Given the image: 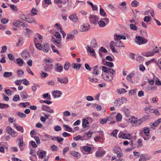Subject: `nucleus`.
I'll return each mask as SVG.
<instances>
[{"mask_svg":"<svg viewBox=\"0 0 161 161\" xmlns=\"http://www.w3.org/2000/svg\"><path fill=\"white\" fill-rule=\"evenodd\" d=\"M12 75V73L11 72H5L4 73L3 76L4 77H9L11 76Z\"/></svg>","mask_w":161,"mask_h":161,"instance_id":"a19ab883","label":"nucleus"},{"mask_svg":"<svg viewBox=\"0 0 161 161\" xmlns=\"http://www.w3.org/2000/svg\"><path fill=\"white\" fill-rule=\"evenodd\" d=\"M89 80L92 82H97L98 81V79L94 77H88Z\"/></svg>","mask_w":161,"mask_h":161,"instance_id":"ea45409f","label":"nucleus"},{"mask_svg":"<svg viewBox=\"0 0 161 161\" xmlns=\"http://www.w3.org/2000/svg\"><path fill=\"white\" fill-rule=\"evenodd\" d=\"M127 100L124 97L119 98L115 100L114 104L115 106L118 107L124 103H126Z\"/></svg>","mask_w":161,"mask_h":161,"instance_id":"7ed1b4c3","label":"nucleus"},{"mask_svg":"<svg viewBox=\"0 0 161 161\" xmlns=\"http://www.w3.org/2000/svg\"><path fill=\"white\" fill-rule=\"evenodd\" d=\"M103 64L106 65L110 67H112L114 66V64L111 62H108L105 61V59H103Z\"/></svg>","mask_w":161,"mask_h":161,"instance_id":"aec40b11","label":"nucleus"},{"mask_svg":"<svg viewBox=\"0 0 161 161\" xmlns=\"http://www.w3.org/2000/svg\"><path fill=\"white\" fill-rule=\"evenodd\" d=\"M25 21H26L27 22L29 23H31L33 22H34L35 23H36L34 20V18L32 17H28Z\"/></svg>","mask_w":161,"mask_h":161,"instance_id":"393cba45","label":"nucleus"},{"mask_svg":"<svg viewBox=\"0 0 161 161\" xmlns=\"http://www.w3.org/2000/svg\"><path fill=\"white\" fill-rule=\"evenodd\" d=\"M101 76L104 80L108 82H111L113 79V76L108 73L105 75L102 74Z\"/></svg>","mask_w":161,"mask_h":161,"instance_id":"39448f33","label":"nucleus"},{"mask_svg":"<svg viewBox=\"0 0 161 161\" xmlns=\"http://www.w3.org/2000/svg\"><path fill=\"white\" fill-rule=\"evenodd\" d=\"M113 45H114L113 44L111 43V42L110 43V45L109 47H110V48L112 52L113 53H114L116 52V51L114 49V47L113 46Z\"/></svg>","mask_w":161,"mask_h":161,"instance_id":"bf43d9fd","label":"nucleus"},{"mask_svg":"<svg viewBox=\"0 0 161 161\" xmlns=\"http://www.w3.org/2000/svg\"><path fill=\"white\" fill-rule=\"evenodd\" d=\"M154 80H156L155 83V84L156 85L158 86H160L161 85V81L157 77H155L154 75Z\"/></svg>","mask_w":161,"mask_h":161,"instance_id":"7c9ffc66","label":"nucleus"},{"mask_svg":"<svg viewBox=\"0 0 161 161\" xmlns=\"http://www.w3.org/2000/svg\"><path fill=\"white\" fill-rule=\"evenodd\" d=\"M19 17L20 19L24 20H26L27 19V18L26 15L23 14H19Z\"/></svg>","mask_w":161,"mask_h":161,"instance_id":"79ce46f5","label":"nucleus"},{"mask_svg":"<svg viewBox=\"0 0 161 161\" xmlns=\"http://www.w3.org/2000/svg\"><path fill=\"white\" fill-rule=\"evenodd\" d=\"M70 65V64L68 62H66L64 65V68L66 70H67L69 68V67Z\"/></svg>","mask_w":161,"mask_h":161,"instance_id":"e2e57ef3","label":"nucleus"},{"mask_svg":"<svg viewBox=\"0 0 161 161\" xmlns=\"http://www.w3.org/2000/svg\"><path fill=\"white\" fill-rule=\"evenodd\" d=\"M47 152L45 151H43L39 153V155L42 158H44Z\"/></svg>","mask_w":161,"mask_h":161,"instance_id":"de8ad7c7","label":"nucleus"},{"mask_svg":"<svg viewBox=\"0 0 161 161\" xmlns=\"http://www.w3.org/2000/svg\"><path fill=\"white\" fill-rule=\"evenodd\" d=\"M130 28L131 30L134 31H136L137 29V27L133 24L130 25Z\"/></svg>","mask_w":161,"mask_h":161,"instance_id":"864d4df0","label":"nucleus"},{"mask_svg":"<svg viewBox=\"0 0 161 161\" xmlns=\"http://www.w3.org/2000/svg\"><path fill=\"white\" fill-rule=\"evenodd\" d=\"M41 108L43 110L47 111L49 113H54V110L51 109L49 106L47 105H42Z\"/></svg>","mask_w":161,"mask_h":161,"instance_id":"9b49d317","label":"nucleus"},{"mask_svg":"<svg viewBox=\"0 0 161 161\" xmlns=\"http://www.w3.org/2000/svg\"><path fill=\"white\" fill-rule=\"evenodd\" d=\"M20 96L22 98L26 99L28 97V95L25 92L23 91L21 92Z\"/></svg>","mask_w":161,"mask_h":161,"instance_id":"473e14b6","label":"nucleus"},{"mask_svg":"<svg viewBox=\"0 0 161 161\" xmlns=\"http://www.w3.org/2000/svg\"><path fill=\"white\" fill-rule=\"evenodd\" d=\"M35 43V47L37 49L40 50H42V46L41 44L37 42Z\"/></svg>","mask_w":161,"mask_h":161,"instance_id":"3c124183","label":"nucleus"},{"mask_svg":"<svg viewBox=\"0 0 161 161\" xmlns=\"http://www.w3.org/2000/svg\"><path fill=\"white\" fill-rule=\"evenodd\" d=\"M11 136L13 137H16L17 136V133L16 131L14 130H13L11 131L10 134H9Z\"/></svg>","mask_w":161,"mask_h":161,"instance_id":"338daca9","label":"nucleus"},{"mask_svg":"<svg viewBox=\"0 0 161 161\" xmlns=\"http://www.w3.org/2000/svg\"><path fill=\"white\" fill-rule=\"evenodd\" d=\"M54 3L57 5L59 8H62V1L61 0H54Z\"/></svg>","mask_w":161,"mask_h":161,"instance_id":"5701e85b","label":"nucleus"},{"mask_svg":"<svg viewBox=\"0 0 161 161\" xmlns=\"http://www.w3.org/2000/svg\"><path fill=\"white\" fill-rule=\"evenodd\" d=\"M81 64H78L76 63H73L72 64V67L73 68L75 69H79L81 67Z\"/></svg>","mask_w":161,"mask_h":161,"instance_id":"bb28decb","label":"nucleus"},{"mask_svg":"<svg viewBox=\"0 0 161 161\" xmlns=\"http://www.w3.org/2000/svg\"><path fill=\"white\" fill-rule=\"evenodd\" d=\"M107 120H109V118L108 117L106 118V119L104 118L102 119L100 121V123L101 124H103L106 123Z\"/></svg>","mask_w":161,"mask_h":161,"instance_id":"680f3d73","label":"nucleus"},{"mask_svg":"<svg viewBox=\"0 0 161 161\" xmlns=\"http://www.w3.org/2000/svg\"><path fill=\"white\" fill-rule=\"evenodd\" d=\"M119 138H122L124 139H130V136L129 134H125L122 132H120L118 134Z\"/></svg>","mask_w":161,"mask_h":161,"instance_id":"9d476101","label":"nucleus"},{"mask_svg":"<svg viewBox=\"0 0 161 161\" xmlns=\"http://www.w3.org/2000/svg\"><path fill=\"white\" fill-rule=\"evenodd\" d=\"M57 80L61 84H67L68 83L69 80L67 77H64L63 78H57Z\"/></svg>","mask_w":161,"mask_h":161,"instance_id":"f8f14e48","label":"nucleus"},{"mask_svg":"<svg viewBox=\"0 0 161 161\" xmlns=\"http://www.w3.org/2000/svg\"><path fill=\"white\" fill-rule=\"evenodd\" d=\"M90 28V25L88 24H84L80 27V31L85 32L87 31Z\"/></svg>","mask_w":161,"mask_h":161,"instance_id":"6e6552de","label":"nucleus"},{"mask_svg":"<svg viewBox=\"0 0 161 161\" xmlns=\"http://www.w3.org/2000/svg\"><path fill=\"white\" fill-rule=\"evenodd\" d=\"M13 130L10 126H8L7 127L6 129V132L9 135L10 134L11 131Z\"/></svg>","mask_w":161,"mask_h":161,"instance_id":"6e6d98bb","label":"nucleus"},{"mask_svg":"<svg viewBox=\"0 0 161 161\" xmlns=\"http://www.w3.org/2000/svg\"><path fill=\"white\" fill-rule=\"evenodd\" d=\"M114 152L116 154L121 152L120 148L118 146H115L114 147Z\"/></svg>","mask_w":161,"mask_h":161,"instance_id":"f704fd0d","label":"nucleus"},{"mask_svg":"<svg viewBox=\"0 0 161 161\" xmlns=\"http://www.w3.org/2000/svg\"><path fill=\"white\" fill-rule=\"evenodd\" d=\"M87 51L89 52L90 54H92V55L93 56L95 54V52L94 50L92 47L88 45L86 47Z\"/></svg>","mask_w":161,"mask_h":161,"instance_id":"a211bd4d","label":"nucleus"},{"mask_svg":"<svg viewBox=\"0 0 161 161\" xmlns=\"http://www.w3.org/2000/svg\"><path fill=\"white\" fill-rule=\"evenodd\" d=\"M160 123H161V118L158 119L154 122L153 124V125L154 127L157 126Z\"/></svg>","mask_w":161,"mask_h":161,"instance_id":"49530a36","label":"nucleus"},{"mask_svg":"<svg viewBox=\"0 0 161 161\" xmlns=\"http://www.w3.org/2000/svg\"><path fill=\"white\" fill-rule=\"evenodd\" d=\"M61 40V39L59 38L54 39L53 40L54 42L55 45H59L60 43Z\"/></svg>","mask_w":161,"mask_h":161,"instance_id":"13d9d810","label":"nucleus"},{"mask_svg":"<svg viewBox=\"0 0 161 161\" xmlns=\"http://www.w3.org/2000/svg\"><path fill=\"white\" fill-rule=\"evenodd\" d=\"M143 132L147 136H148L150 134L149 128L147 127H144L143 129Z\"/></svg>","mask_w":161,"mask_h":161,"instance_id":"2f4dec72","label":"nucleus"},{"mask_svg":"<svg viewBox=\"0 0 161 161\" xmlns=\"http://www.w3.org/2000/svg\"><path fill=\"white\" fill-rule=\"evenodd\" d=\"M5 143L3 142L0 143V152L1 153H4V148H6L4 146V144Z\"/></svg>","mask_w":161,"mask_h":161,"instance_id":"72a5a7b5","label":"nucleus"},{"mask_svg":"<svg viewBox=\"0 0 161 161\" xmlns=\"http://www.w3.org/2000/svg\"><path fill=\"white\" fill-rule=\"evenodd\" d=\"M149 116L148 115H145L143 117H142V118H141L140 119L142 121V122H143L147 120L149 118Z\"/></svg>","mask_w":161,"mask_h":161,"instance_id":"5fc2aeb1","label":"nucleus"},{"mask_svg":"<svg viewBox=\"0 0 161 161\" xmlns=\"http://www.w3.org/2000/svg\"><path fill=\"white\" fill-rule=\"evenodd\" d=\"M30 103L29 102H27L25 103H21L19 104L20 106L24 108H26L27 106L30 105Z\"/></svg>","mask_w":161,"mask_h":161,"instance_id":"4c0bfd02","label":"nucleus"},{"mask_svg":"<svg viewBox=\"0 0 161 161\" xmlns=\"http://www.w3.org/2000/svg\"><path fill=\"white\" fill-rule=\"evenodd\" d=\"M69 19L75 22H77L78 21V17L75 14H71L69 16Z\"/></svg>","mask_w":161,"mask_h":161,"instance_id":"ddd939ff","label":"nucleus"},{"mask_svg":"<svg viewBox=\"0 0 161 161\" xmlns=\"http://www.w3.org/2000/svg\"><path fill=\"white\" fill-rule=\"evenodd\" d=\"M14 127L18 131H20L22 133H23V132L24 130H23V128L22 126H17L15 124H14Z\"/></svg>","mask_w":161,"mask_h":161,"instance_id":"a878e982","label":"nucleus"},{"mask_svg":"<svg viewBox=\"0 0 161 161\" xmlns=\"http://www.w3.org/2000/svg\"><path fill=\"white\" fill-rule=\"evenodd\" d=\"M114 36H115L117 37L115 39H118L119 40H120L121 39H123V40H125L126 39V37L124 36H121L117 34H115L114 35Z\"/></svg>","mask_w":161,"mask_h":161,"instance_id":"c756f323","label":"nucleus"},{"mask_svg":"<svg viewBox=\"0 0 161 161\" xmlns=\"http://www.w3.org/2000/svg\"><path fill=\"white\" fill-rule=\"evenodd\" d=\"M151 158V156L148 155L146 154H142L140 155L139 161H146L150 160Z\"/></svg>","mask_w":161,"mask_h":161,"instance_id":"1a4fd4ad","label":"nucleus"},{"mask_svg":"<svg viewBox=\"0 0 161 161\" xmlns=\"http://www.w3.org/2000/svg\"><path fill=\"white\" fill-rule=\"evenodd\" d=\"M153 110V109H151L149 107H146L145 109V112L147 114L152 113Z\"/></svg>","mask_w":161,"mask_h":161,"instance_id":"603ef678","label":"nucleus"},{"mask_svg":"<svg viewBox=\"0 0 161 161\" xmlns=\"http://www.w3.org/2000/svg\"><path fill=\"white\" fill-rule=\"evenodd\" d=\"M109 68H108L105 66H103L102 68V70L105 73H108V69Z\"/></svg>","mask_w":161,"mask_h":161,"instance_id":"052dcab7","label":"nucleus"},{"mask_svg":"<svg viewBox=\"0 0 161 161\" xmlns=\"http://www.w3.org/2000/svg\"><path fill=\"white\" fill-rule=\"evenodd\" d=\"M89 19L91 23L95 24L98 22L99 20L98 17L94 15H90Z\"/></svg>","mask_w":161,"mask_h":161,"instance_id":"423d86ee","label":"nucleus"},{"mask_svg":"<svg viewBox=\"0 0 161 161\" xmlns=\"http://www.w3.org/2000/svg\"><path fill=\"white\" fill-rule=\"evenodd\" d=\"M91 45L92 47L95 48L97 47V43L95 39H92L91 40Z\"/></svg>","mask_w":161,"mask_h":161,"instance_id":"4be33fe9","label":"nucleus"},{"mask_svg":"<svg viewBox=\"0 0 161 161\" xmlns=\"http://www.w3.org/2000/svg\"><path fill=\"white\" fill-rule=\"evenodd\" d=\"M42 41V36L39 34H36L34 38V42L35 43L41 42Z\"/></svg>","mask_w":161,"mask_h":161,"instance_id":"2eb2a0df","label":"nucleus"},{"mask_svg":"<svg viewBox=\"0 0 161 161\" xmlns=\"http://www.w3.org/2000/svg\"><path fill=\"white\" fill-rule=\"evenodd\" d=\"M55 68V70L57 72H61L63 70V66L59 64H56Z\"/></svg>","mask_w":161,"mask_h":161,"instance_id":"dca6fc26","label":"nucleus"},{"mask_svg":"<svg viewBox=\"0 0 161 161\" xmlns=\"http://www.w3.org/2000/svg\"><path fill=\"white\" fill-rule=\"evenodd\" d=\"M139 4V3L136 0L132 1L131 3V6L134 7H137Z\"/></svg>","mask_w":161,"mask_h":161,"instance_id":"e433bc0d","label":"nucleus"},{"mask_svg":"<svg viewBox=\"0 0 161 161\" xmlns=\"http://www.w3.org/2000/svg\"><path fill=\"white\" fill-rule=\"evenodd\" d=\"M137 119L136 118L135 116H132L131 118L128 119V122H130L132 123H135L136 122Z\"/></svg>","mask_w":161,"mask_h":161,"instance_id":"b1692460","label":"nucleus"},{"mask_svg":"<svg viewBox=\"0 0 161 161\" xmlns=\"http://www.w3.org/2000/svg\"><path fill=\"white\" fill-rule=\"evenodd\" d=\"M100 14L102 16H106L107 15L106 13L102 8H100Z\"/></svg>","mask_w":161,"mask_h":161,"instance_id":"37998d69","label":"nucleus"},{"mask_svg":"<svg viewBox=\"0 0 161 161\" xmlns=\"http://www.w3.org/2000/svg\"><path fill=\"white\" fill-rule=\"evenodd\" d=\"M70 154L74 157L79 158L80 157V155L79 153L75 151H71L70 152Z\"/></svg>","mask_w":161,"mask_h":161,"instance_id":"6ab92c4d","label":"nucleus"},{"mask_svg":"<svg viewBox=\"0 0 161 161\" xmlns=\"http://www.w3.org/2000/svg\"><path fill=\"white\" fill-rule=\"evenodd\" d=\"M114 37L115 41H112L111 43L113 44L115 46L117 47H124L123 44L122 42L120 40L118 39H117V40L115 39L116 38H117L115 36H114Z\"/></svg>","mask_w":161,"mask_h":161,"instance_id":"20e7f679","label":"nucleus"},{"mask_svg":"<svg viewBox=\"0 0 161 161\" xmlns=\"http://www.w3.org/2000/svg\"><path fill=\"white\" fill-rule=\"evenodd\" d=\"M40 75L41 77L42 78H46L48 75V74H47L44 72H42L41 73H40Z\"/></svg>","mask_w":161,"mask_h":161,"instance_id":"774afa93","label":"nucleus"},{"mask_svg":"<svg viewBox=\"0 0 161 161\" xmlns=\"http://www.w3.org/2000/svg\"><path fill=\"white\" fill-rule=\"evenodd\" d=\"M159 51V50L158 48L156 47L155 48L153 49L152 51H149L144 53L143 55L147 57L152 56L155 53H158Z\"/></svg>","mask_w":161,"mask_h":161,"instance_id":"f257e3e1","label":"nucleus"},{"mask_svg":"<svg viewBox=\"0 0 161 161\" xmlns=\"http://www.w3.org/2000/svg\"><path fill=\"white\" fill-rule=\"evenodd\" d=\"M99 25L101 27H104L107 25L103 20H100L98 22Z\"/></svg>","mask_w":161,"mask_h":161,"instance_id":"58836bf2","label":"nucleus"},{"mask_svg":"<svg viewBox=\"0 0 161 161\" xmlns=\"http://www.w3.org/2000/svg\"><path fill=\"white\" fill-rule=\"evenodd\" d=\"M16 61L19 66H21L24 64V61L23 59L21 58L17 59Z\"/></svg>","mask_w":161,"mask_h":161,"instance_id":"c9c22d12","label":"nucleus"},{"mask_svg":"<svg viewBox=\"0 0 161 161\" xmlns=\"http://www.w3.org/2000/svg\"><path fill=\"white\" fill-rule=\"evenodd\" d=\"M63 126L65 130L66 131L69 132H71L72 131V128L69 126L68 125H64Z\"/></svg>","mask_w":161,"mask_h":161,"instance_id":"a18cd8bd","label":"nucleus"},{"mask_svg":"<svg viewBox=\"0 0 161 161\" xmlns=\"http://www.w3.org/2000/svg\"><path fill=\"white\" fill-rule=\"evenodd\" d=\"M89 122L87 120L84 119L82 121V127L85 128L88 126Z\"/></svg>","mask_w":161,"mask_h":161,"instance_id":"cd10ccee","label":"nucleus"},{"mask_svg":"<svg viewBox=\"0 0 161 161\" xmlns=\"http://www.w3.org/2000/svg\"><path fill=\"white\" fill-rule=\"evenodd\" d=\"M116 120L118 121L121 120L122 119V115L119 113L116 116Z\"/></svg>","mask_w":161,"mask_h":161,"instance_id":"4d7b16f0","label":"nucleus"},{"mask_svg":"<svg viewBox=\"0 0 161 161\" xmlns=\"http://www.w3.org/2000/svg\"><path fill=\"white\" fill-rule=\"evenodd\" d=\"M75 37L74 34H67L66 37V41H68L70 40H72Z\"/></svg>","mask_w":161,"mask_h":161,"instance_id":"c85d7f7f","label":"nucleus"},{"mask_svg":"<svg viewBox=\"0 0 161 161\" xmlns=\"http://www.w3.org/2000/svg\"><path fill=\"white\" fill-rule=\"evenodd\" d=\"M70 112L68 111H65L63 113V116L66 117L68 116H69L70 115Z\"/></svg>","mask_w":161,"mask_h":161,"instance_id":"69168bd1","label":"nucleus"},{"mask_svg":"<svg viewBox=\"0 0 161 161\" xmlns=\"http://www.w3.org/2000/svg\"><path fill=\"white\" fill-rule=\"evenodd\" d=\"M123 111L126 117H128L130 116V113L129 112V110L128 109L126 108H124Z\"/></svg>","mask_w":161,"mask_h":161,"instance_id":"09e8293b","label":"nucleus"},{"mask_svg":"<svg viewBox=\"0 0 161 161\" xmlns=\"http://www.w3.org/2000/svg\"><path fill=\"white\" fill-rule=\"evenodd\" d=\"M9 105L6 104H4L0 103V108L4 109L8 108Z\"/></svg>","mask_w":161,"mask_h":161,"instance_id":"c03bdc74","label":"nucleus"},{"mask_svg":"<svg viewBox=\"0 0 161 161\" xmlns=\"http://www.w3.org/2000/svg\"><path fill=\"white\" fill-rule=\"evenodd\" d=\"M62 94V92L56 90L53 92V96L55 97H59Z\"/></svg>","mask_w":161,"mask_h":161,"instance_id":"f3484780","label":"nucleus"},{"mask_svg":"<svg viewBox=\"0 0 161 161\" xmlns=\"http://www.w3.org/2000/svg\"><path fill=\"white\" fill-rule=\"evenodd\" d=\"M105 151L102 148H98L96 153V156L97 157H102L105 154Z\"/></svg>","mask_w":161,"mask_h":161,"instance_id":"0eeeda50","label":"nucleus"},{"mask_svg":"<svg viewBox=\"0 0 161 161\" xmlns=\"http://www.w3.org/2000/svg\"><path fill=\"white\" fill-rule=\"evenodd\" d=\"M20 100V97L19 95L15 94L13 99V101L16 102Z\"/></svg>","mask_w":161,"mask_h":161,"instance_id":"8fccbe9b","label":"nucleus"},{"mask_svg":"<svg viewBox=\"0 0 161 161\" xmlns=\"http://www.w3.org/2000/svg\"><path fill=\"white\" fill-rule=\"evenodd\" d=\"M30 56V53L27 50H24L21 54L22 57L24 59L27 58Z\"/></svg>","mask_w":161,"mask_h":161,"instance_id":"4468645a","label":"nucleus"},{"mask_svg":"<svg viewBox=\"0 0 161 161\" xmlns=\"http://www.w3.org/2000/svg\"><path fill=\"white\" fill-rule=\"evenodd\" d=\"M49 49L48 45L47 43H45L42 46V50L45 52H47Z\"/></svg>","mask_w":161,"mask_h":161,"instance_id":"412c9836","label":"nucleus"},{"mask_svg":"<svg viewBox=\"0 0 161 161\" xmlns=\"http://www.w3.org/2000/svg\"><path fill=\"white\" fill-rule=\"evenodd\" d=\"M134 76V74L133 73H131L127 76L126 79L127 80L130 81L131 80V78H132Z\"/></svg>","mask_w":161,"mask_h":161,"instance_id":"0e129e2a","label":"nucleus"},{"mask_svg":"<svg viewBox=\"0 0 161 161\" xmlns=\"http://www.w3.org/2000/svg\"><path fill=\"white\" fill-rule=\"evenodd\" d=\"M135 42L137 44L141 45L146 43L148 42V40L140 36H136Z\"/></svg>","mask_w":161,"mask_h":161,"instance_id":"f03ea898","label":"nucleus"}]
</instances>
